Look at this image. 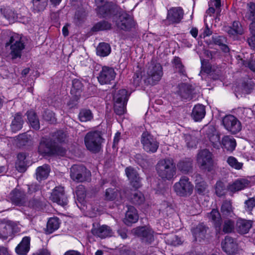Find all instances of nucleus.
Returning <instances> with one entry per match:
<instances>
[{
	"label": "nucleus",
	"instance_id": "1",
	"mask_svg": "<svg viewBox=\"0 0 255 255\" xmlns=\"http://www.w3.org/2000/svg\"><path fill=\"white\" fill-rule=\"evenodd\" d=\"M67 137L66 133L62 130L53 132L51 137H43L39 142L38 151L44 155L63 157L66 154L67 149L63 144L66 143Z\"/></svg>",
	"mask_w": 255,
	"mask_h": 255
},
{
	"label": "nucleus",
	"instance_id": "2",
	"mask_svg": "<svg viewBox=\"0 0 255 255\" xmlns=\"http://www.w3.org/2000/svg\"><path fill=\"white\" fill-rule=\"evenodd\" d=\"M1 37L2 42L5 48L9 51L11 60L20 59L25 47L22 35L8 31L2 33Z\"/></svg>",
	"mask_w": 255,
	"mask_h": 255
},
{
	"label": "nucleus",
	"instance_id": "3",
	"mask_svg": "<svg viewBox=\"0 0 255 255\" xmlns=\"http://www.w3.org/2000/svg\"><path fill=\"white\" fill-rule=\"evenodd\" d=\"M156 170L158 176L164 180L172 179L176 172L173 160L169 158L159 160L156 164Z\"/></svg>",
	"mask_w": 255,
	"mask_h": 255
},
{
	"label": "nucleus",
	"instance_id": "4",
	"mask_svg": "<svg viewBox=\"0 0 255 255\" xmlns=\"http://www.w3.org/2000/svg\"><path fill=\"white\" fill-rule=\"evenodd\" d=\"M104 139L100 131L88 132L84 137V142L87 149L91 152L96 153L102 149V144Z\"/></svg>",
	"mask_w": 255,
	"mask_h": 255
},
{
	"label": "nucleus",
	"instance_id": "5",
	"mask_svg": "<svg viewBox=\"0 0 255 255\" xmlns=\"http://www.w3.org/2000/svg\"><path fill=\"white\" fill-rule=\"evenodd\" d=\"M194 186L188 177L182 176L179 181L173 185L176 194L181 197H187L192 194Z\"/></svg>",
	"mask_w": 255,
	"mask_h": 255
},
{
	"label": "nucleus",
	"instance_id": "6",
	"mask_svg": "<svg viewBox=\"0 0 255 255\" xmlns=\"http://www.w3.org/2000/svg\"><path fill=\"white\" fill-rule=\"evenodd\" d=\"M147 74L145 83L154 85L160 80L163 75L162 67L159 63H152L149 66Z\"/></svg>",
	"mask_w": 255,
	"mask_h": 255
},
{
	"label": "nucleus",
	"instance_id": "7",
	"mask_svg": "<svg viewBox=\"0 0 255 255\" xmlns=\"http://www.w3.org/2000/svg\"><path fill=\"white\" fill-rule=\"evenodd\" d=\"M131 233L139 238L141 243L145 245H150L154 241L153 231L146 226H139L132 229Z\"/></svg>",
	"mask_w": 255,
	"mask_h": 255
},
{
	"label": "nucleus",
	"instance_id": "8",
	"mask_svg": "<svg viewBox=\"0 0 255 255\" xmlns=\"http://www.w3.org/2000/svg\"><path fill=\"white\" fill-rule=\"evenodd\" d=\"M141 143L145 151L149 153L156 152L159 142L156 138L148 131H144L141 136Z\"/></svg>",
	"mask_w": 255,
	"mask_h": 255
},
{
	"label": "nucleus",
	"instance_id": "9",
	"mask_svg": "<svg viewBox=\"0 0 255 255\" xmlns=\"http://www.w3.org/2000/svg\"><path fill=\"white\" fill-rule=\"evenodd\" d=\"M91 176V172L83 165H74L70 170L71 179L77 182H83L88 180Z\"/></svg>",
	"mask_w": 255,
	"mask_h": 255
},
{
	"label": "nucleus",
	"instance_id": "10",
	"mask_svg": "<svg viewBox=\"0 0 255 255\" xmlns=\"http://www.w3.org/2000/svg\"><path fill=\"white\" fill-rule=\"evenodd\" d=\"M116 25L118 28L125 31H134L137 26L133 17L126 12L119 15Z\"/></svg>",
	"mask_w": 255,
	"mask_h": 255
},
{
	"label": "nucleus",
	"instance_id": "11",
	"mask_svg": "<svg viewBox=\"0 0 255 255\" xmlns=\"http://www.w3.org/2000/svg\"><path fill=\"white\" fill-rule=\"evenodd\" d=\"M197 160L200 167L208 171H211L213 168V160L212 154L208 149L201 150L197 155Z\"/></svg>",
	"mask_w": 255,
	"mask_h": 255
},
{
	"label": "nucleus",
	"instance_id": "12",
	"mask_svg": "<svg viewBox=\"0 0 255 255\" xmlns=\"http://www.w3.org/2000/svg\"><path fill=\"white\" fill-rule=\"evenodd\" d=\"M15 224L10 220L3 219H0V239L5 240L10 238L12 239L14 237Z\"/></svg>",
	"mask_w": 255,
	"mask_h": 255
},
{
	"label": "nucleus",
	"instance_id": "13",
	"mask_svg": "<svg viewBox=\"0 0 255 255\" xmlns=\"http://www.w3.org/2000/svg\"><path fill=\"white\" fill-rule=\"evenodd\" d=\"M8 199L14 205L25 206L27 205V196L24 190L15 188L8 195Z\"/></svg>",
	"mask_w": 255,
	"mask_h": 255
},
{
	"label": "nucleus",
	"instance_id": "14",
	"mask_svg": "<svg viewBox=\"0 0 255 255\" xmlns=\"http://www.w3.org/2000/svg\"><path fill=\"white\" fill-rule=\"evenodd\" d=\"M222 123L225 128L232 134H236L242 129L241 122L233 115L225 116L223 119Z\"/></svg>",
	"mask_w": 255,
	"mask_h": 255
},
{
	"label": "nucleus",
	"instance_id": "15",
	"mask_svg": "<svg viewBox=\"0 0 255 255\" xmlns=\"http://www.w3.org/2000/svg\"><path fill=\"white\" fill-rule=\"evenodd\" d=\"M116 76L114 69L108 66H103L97 77L99 82L102 84H109Z\"/></svg>",
	"mask_w": 255,
	"mask_h": 255
},
{
	"label": "nucleus",
	"instance_id": "16",
	"mask_svg": "<svg viewBox=\"0 0 255 255\" xmlns=\"http://www.w3.org/2000/svg\"><path fill=\"white\" fill-rule=\"evenodd\" d=\"M91 233L95 237L105 239L113 236V232L110 227L106 225H100L97 223L92 225Z\"/></svg>",
	"mask_w": 255,
	"mask_h": 255
},
{
	"label": "nucleus",
	"instance_id": "17",
	"mask_svg": "<svg viewBox=\"0 0 255 255\" xmlns=\"http://www.w3.org/2000/svg\"><path fill=\"white\" fill-rule=\"evenodd\" d=\"M96 10L101 17H107L117 14L119 8L117 5L111 2H106L103 5L98 6Z\"/></svg>",
	"mask_w": 255,
	"mask_h": 255
},
{
	"label": "nucleus",
	"instance_id": "18",
	"mask_svg": "<svg viewBox=\"0 0 255 255\" xmlns=\"http://www.w3.org/2000/svg\"><path fill=\"white\" fill-rule=\"evenodd\" d=\"M51 200L63 207L67 205L68 200L63 187H56L53 190Z\"/></svg>",
	"mask_w": 255,
	"mask_h": 255
},
{
	"label": "nucleus",
	"instance_id": "19",
	"mask_svg": "<svg viewBox=\"0 0 255 255\" xmlns=\"http://www.w3.org/2000/svg\"><path fill=\"white\" fill-rule=\"evenodd\" d=\"M224 252L229 255H235L238 252V244L235 240L229 236L225 237L221 243Z\"/></svg>",
	"mask_w": 255,
	"mask_h": 255
},
{
	"label": "nucleus",
	"instance_id": "20",
	"mask_svg": "<svg viewBox=\"0 0 255 255\" xmlns=\"http://www.w3.org/2000/svg\"><path fill=\"white\" fill-rule=\"evenodd\" d=\"M126 174L129 181L130 185L137 189L141 187V178L137 171L132 167L128 166L125 169Z\"/></svg>",
	"mask_w": 255,
	"mask_h": 255
},
{
	"label": "nucleus",
	"instance_id": "21",
	"mask_svg": "<svg viewBox=\"0 0 255 255\" xmlns=\"http://www.w3.org/2000/svg\"><path fill=\"white\" fill-rule=\"evenodd\" d=\"M183 16V11L181 7H172L168 10L166 18L169 24H176L181 21Z\"/></svg>",
	"mask_w": 255,
	"mask_h": 255
},
{
	"label": "nucleus",
	"instance_id": "22",
	"mask_svg": "<svg viewBox=\"0 0 255 255\" xmlns=\"http://www.w3.org/2000/svg\"><path fill=\"white\" fill-rule=\"evenodd\" d=\"M250 181L245 178H238L227 186V190L232 193L239 192L247 188Z\"/></svg>",
	"mask_w": 255,
	"mask_h": 255
},
{
	"label": "nucleus",
	"instance_id": "23",
	"mask_svg": "<svg viewBox=\"0 0 255 255\" xmlns=\"http://www.w3.org/2000/svg\"><path fill=\"white\" fill-rule=\"evenodd\" d=\"M177 94L182 100H190L192 98L193 89L192 86L186 83H181L178 85Z\"/></svg>",
	"mask_w": 255,
	"mask_h": 255
},
{
	"label": "nucleus",
	"instance_id": "24",
	"mask_svg": "<svg viewBox=\"0 0 255 255\" xmlns=\"http://www.w3.org/2000/svg\"><path fill=\"white\" fill-rule=\"evenodd\" d=\"M207 217L213 224L216 231L221 230L223 220L221 214L217 209H213L210 213H208Z\"/></svg>",
	"mask_w": 255,
	"mask_h": 255
},
{
	"label": "nucleus",
	"instance_id": "25",
	"mask_svg": "<svg viewBox=\"0 0 255 255\" xmlns=\"http://www.w3.org/2000/svg\"><path fill=\"white\" fill-rule=\"evenodd\" d=\"M138 220V215L136 209L133 206H128L124 219V223L126 225L130 226L133 223H136Z\"/></svg>",
	"mask_w": 255,
	"mask_h": 255
},
{
	"label": "nucleus",
	"instance_id": "26",
	"mask_svg": "<svg viewBox=\"0 0 255 255\" xmlns=\"http://www.w3.org/2000/svg\"><path fill=\"white\" fill-rule=\"evenodd\" d=\"M253 226V222L251 220L245 219H238L236 224L237 232L241 235L247 234Z\"/></svg>",
	"mask_w": 255,
	"mask_h": 255
},
{
	"label": "nucleus",
	"instance_id": "27",
	"mask_svg": "<svg viewBox=\"0 0 255 255\" xmlns=\"http://www.w3.org/2000/svg\"><path fill=\"white\" fill-rule=\"evenodd\" d=\"M225 31L230 37L242 35L244 33L243 26L239 21H234L231 26L225 27Z\"/></svg>",
	"mask_w": 255,
	"mask_h": 255
},
{
	"label": "nucleus",
	"instance_id": "28",
	"mask_svg": "<svg viewBox=\"0 0 255 255\" xmlns=\"http://www.w3.org/2000/svg\"><path fill=\"white\" fill-rule=\"evenodd\" d=\"M30 237H23L20 243L15 248V252L19 255H26L30 250Z\"/></svg>",
	"mask_w": 255,
	"mask_h": 255
},
{
	"label": "nucleus",
	"instance_id": "29",
	"mask_svg": "<svg viewBox=\"0 0 255 255\" xmlns=\"http://www.w3.org/2000/svg\"><path fill=\"white\" fill-rule=\"evenodd\" d=\"M208 228L203 223L199 224L196 227L191 230V232L195 241H199L204 239Z\"/></svg>",
	"mask_w": 255,
	"mask_h": 255
},
{
	"label": "nucleus",
	"instance_id": "30",
	"mask_svg": "<svg viewBox=\"0 0 255 255\" xmlns=\"http://www.w3.org/2000/svg\"><path fill=\"white\" fill-rule=\"evenodd\" d=\"M206 115L205 107L198 104L194 106L191 113V117L196 122L201 121Z\"/></svg>",
	"mask_w": 255,
	"mask_h": 255
},
{
	"label": "nucleus",
	"instance_id": "31",
	"mask_svg": "<svg viewBox=\"0 0 255 255\" xmlns=\"http://www.w3.org/2000/svg\"><path fill=\"white\" fill-rule=\"evenodd\" d=\"M28 123L30 126L36 130L40 128V123L38 116L34 111L30 110L26 113Z\"/></svg>",
	"mask_w": 255,
	"mask_h": 255
},
{
	"label": "nucleus",
	"instance_id": "32",
	"mask_svg": "<svg viewBox=\"0 0 255 255\" xmlns=\"http://www.w3.org/2000/svg\"><path fill=\"white\" fill-rule=\"evenodd\" d=\"M177 166L178 170L182 173L187 174L192 170L193 160L190 158H184L179 161Z\"/></svg>",
	"mask_w": 255,
	"mask_h": 255
},
{
	"label": "nucleus",
	"instance_id": "33",
	"mask_svg": "<svg viewBox=\"0 0 255 255\" xmlns=\"http://www.w3.org/2000/svg\"><path fill=\"white\" fill-rule=\"evenodd\" d=\"M60 220L58 217L50 218L47 221L45 232L46 234H50L57 230L60 227Z\"/></svg>",
	"mask_w": 255,
	"mask_h": 255
},
{
	"label": "nucleus",
	"instance_id": "34",
	"mask_svg": "<svg viewBox=\"0 0 255 255\" xmlns=\"http://www.w3.org/2000/svg\"><path fill=\"white\" fill-rule=\"evenodd\" d=\"M50 171V166L48 164H44L39 166L36 170V179L38 181L47 179Z\"/></svg>",
	"mask_w": 255,
	"mask_h": 255
},
{
	"label": "nucleus",
	"instance_id": "35",
	"mask_svg": "<svg viewBox=\"0 0 255 255\" xmlns=\"http://www.w3.org/2000/svg\"><path fill=\"white\" fill-rule=\"evenodd\" d=\"M234 221L231 219H226L221 225V230L216 231V232L219 234H229L234 232Z\"/></svg>",
	"mask_w": 255,
	"mask_h": 255
},
{
	"label": "nucleus",
	"instance_id": "36",
	"mask_svg": "<svg viewBox=\"0 0 255 255\" xmlns=\"http://www.w3.org/2000/svg\"><path fill=\"white\" fill-rule=\"evenodd\" d=\"M24 123L22 115L20 113H16L12 120L10 128L12 132H16L21 129Z\"/></svg>",
	"mask_w": 255,
	"mask_h": 255
},
{
	"label": "nucleus",
	"instance_id": "37",
	"mask_svg": "<svg viewBox=\"0 0 255 255\" xmlns=\"http://www.w3.org/2000/svg\"><path fill=\"white\" fill-rule=\"evenodd\" d=\"M221 212L225 217H232L234 215V208L230 200H224L223 202Z\"/></svg>",
	"mask_w": 255,
	"mask_h": 255
},
{
	"label": "nucleus",
	"instance_id": "38",
	"mask_svg": "<svg viewBox=\"0 0 255 255\" xmlns=\"http://www.w3.org/2000/svg\"><path fill=\"white\" fill-rule=\"evenodd\" d=\"M112 28V25L111 22L106 20H102L94 25L92 30L94 32L107 31L111 30Z\"/></svg>",
	"mask_w": 255,
	"mask_h": 255
},
{
	"label": "nucleus",
	"instance_id": "39",
	"mask_svg": "<svg viewBox=\"0 0 255 255\" xmlns=\"http://www.w3.org/2000/svg\"><path fill=\"white\" fill-rule=\"evenodd\" d=\"M26 157V155L25 153L20 152L17 154L16 166L19 172H24L26 170L27 161Z\"/></svg>",
	"mask_w": 255,
	"mask_h": 255
},
{
	"label": "nucleus",
	"instance_id": "40",
	"mask_svg": "<svg viewBox=\"0 0 255 255\" xmlns=\"http://www.w3.org/2000/svg\"><path fill=\"white\" fill-rule=\"evenodd\" d=\"M27 194L32 196H42L41 186L36 183H32L27 185Z\"/></svg>",
	"mask_w": 255,
	"mask_h": 255
},
{
	"label": "nucleus",
	"instance_id": "41",
	"mask_svg": "<svg viewBox=\"0 0 255 255\" xmlns=\"http://www.w3.org/2000/svg\"><path fill=\"white\" fill-rule=\"evenodd\" d=\"M83 90V85L82 82L77 79H74L72 81V87L71 90V93L77 98L81 96Z\"/></svg>",
	"mask_w": 255,
	"mask_h": 255
},
{
	"label": "nucleus",
	"instance_id": "42",
	"mask_svg": "<svg viewBox=\"0 0 255 255\" xmlns=\"http://www.w3.org/2000/svg\"><path fill=\"white\" fill-rule=\"evenodd\" d=\"M222 145L227 150L233 151L236 146V140L229 136H225L222 140Z\"/></svg>",
	"mask_w": 255,
	"mask_h": 255
},
{
	"label": "nucleus",
	"instance_id": "43",
	"mask_svg": "<svg viewBox=\"0 0 255 255\" xmlns=\"http://www.w3.org/2000/svg\"><path fill=\"white\" fill-rule=\"evenodd\" d=\"M41 197L42 196H32L29 200H27L28 207L36 210H40L42 206Z\"/></svg>",
	"mask_w": 255,
	"mask_h": 255
},
{
	"label": "nucleus",
	"instance_id": "44",
	"mask_svg": "<svg viewBox=\"0 0 255 255\" xmlns=\"http://www.w3.org/2000/svg\"><path fill=\"white\" fill-rule=\"evenodd\" d=\"M111 52V48L109 44L105 42L99 43L97 48V54L101 57L107 56Z\"/></svg>",
	"mask_w": 255,
	"mask_h": 255
},
{
	"label": "nucleus",
	"instance_id": "45",
	"mask_svg": "<svg viewBox=\"0 0 255 255\" xmlns=\"http://www.w3.org/2000/svg\"><path fill=\"white\" fill-rule=\"evenodd\" d=\"M172 63L176 69V72L181 76L187 77L185 67L183 65L180 58L175 56L172 61Z\"/></svg>",
	"mask_w": 255,
	"mask_h": 255
},
{
	"label": "nucleus",
	"instance_id": "46",
	"mask_svg": "<svg viewBox=\"0 0 255 255\" xmlns=\"http://www.w3.org/2000/svg\"><path fill=\"white\" fill-rule=\"evenodd\" d=\"M245 17L248 20L255 21V3L250 2L247 5V11Z\"/></svg>",
	"mask_w": 255,
	"mask_h": 255
},
{
	"label": "nucleus",
	"instance_id": "47",
	"mask_svg": "<svg viewBox=\"0 0 255 255\" xmlns=\"http://www.w3.org/2000/svg\"><path fill=\"white\" fill-rule=\"evenodd\" d=\"M195 191L197 194L201 195H204L208 192V185L207 183L203 180L199 181L196 180Z\"/></svg>",
	"mask_w": 255,
	"mask_h": 255
},
{
	"label": "nucleus",
	"instance_id": "48",
	"mask_svg": "<svg viewBox=\"0 0 255 255\" xmlns=\"http://www.w3.org/2000/svg\"><path fill=\"white\" fill-rule=\"evenodd\" d=\"M115 102L127 103L128 100V92L126 89L118 91L114 96Z\"/></svg>",
	"mask_w": 255,
	"mask_h": 255
},
{
	"label": "nucleus",
	"instance_id": "49",
	"mask_svg": "<svg viewBox=\"0 0 255 255\" xmlns=\"http://www.w3.org/2000/svg\"><path fill=\"white\" fill-rule=\"evenodd\" d=\"M78 118L81 122H86L91 121L93 119V115L91 110L83 109L80 111Z\"/></svg>",
	"mask_w": 255,
	"mask_h": 255
},
{
	"label": "nucleus",
	"instance_id": "50",
	"mask_svg": "<svg viewBox=\"0 0 255 255\" xmlns=\"http://www.w3.org/2000/svg\"><path fill=\"white\" fill-rule=\"evenodd\" d=\"M119 194V190L115 188H109L105 191L104 199L107 201L115 200Z\"/></svg>",
	"mask_w": 255,
	"mask_h": 255
},
{
	"label": "nucleus",
	"instance_id": "51",
	"mask_svg": "<svg viewBox=\"0 0 255 255\" xmlns=\"http://www.w3.org/2000/svg\"><path fill=\"white\" fill-rule=\"evenodd\" d=\"M32 2L33 10L37 12L43 11L47 5V0H32Z\"/></svg>",
	"mask_w": 255,
	"mask_h": 255
},
{
	"label": "nucleus",
	"instance_id": "52",
	"mask_svg": "<svg viewBox=\"0 0 255 255\" xmlns=\"http://www.w3.org/2000/svg\"><path fill=\"white\" fill-rule=\"evenodd\" d=\"M144 201V197L142 193L138 191L131 195V202L135 205H140Z\"/></svg>",
	"mask_w": 255,
	"mask_h": 255
},
{
	"label": "nucleus",
	"instance_id": "53",
	"mask_svg": "<svg viewBox=\"0 0 255 255\" xmlns=\"http://www.w3.org/2000/svg\"><path fill=\"white\" fill-rule=\"evenodd\" d=\"M209 138L212 146L216 149H219L221 146L222 141L220 140V135L218 133H213L209 135Z\"/></svg>",
	"mask_w": 255,
	"mask_h": 255
},
{
	"label": "nucleus",
	"instance_id": "54",
	"mask_svg": "<svg viewBox=\"0 0 255 255\" xmlns=\"http://www.w3.org/2000/svg\"><path fill=\"white\" fill-rule=\"evenodd\" d=\"M86 16V13L84 9H80L77 10L75 14L74 20L77 25L82 23Z\"/></svg>",
	"mask_w": 255,
	"mask_h": 255
},
{
	"label": "nucleus",
	"instance_id": "55",
	"mask_svg": "<svg viewBox=\"0 0 255 255\" xmlns=\"http://www.w3.org/2000/svg\"><path fill=\"white\" fill-rule=\"evenodd\" d=\"M226 190H227V187H226L223 182L221 181L217 182L215 186V192L218 197H221L225 195Z\"/></svg>",
	"mask_w": 255,
	"mask_h": 255
},
{
	"label": "nucleus",
	"instance_id": "56",
	"mask_svg": "<svg viewBox=\"0 0 255 255\" xmlns=\"http://www.w3.org/2000/svg\"><path fill=\"white\" fill-rule=\"evenodd\" d=\"M245 209L246 212L252 214V212L254 207H255V196L253 197L249 198L244 202Z\"/></svg>",
	"mask_w": 255,
	"mask_h": 255
},
{
	"label": "nucleus",
	"instance_id": "57",
	"mask_svg": "<svg viewBox=\"0 0 255 255\" xmlns=\"http://www.w3.org/2000/svg\"><path fill=\"white\" fill-rule=\"evenodd\" d=\"M127 103L115 102L114 110L115 113L119 116L123 115L126 112Z\"/></svg>",
	"mask_w": 255,
	"mask_h": 255
},
{
	"label": "nucleus",
	"instance_id": "58",
	"mask_svg": "<svg viewBox=\"0 0 255 255\" xmlns=\"http://www.w3.org/2000/svg\"><path fill=\"white\" fill-rule=\"evenodd\" d=\"M227 163L232 168L237 170L242 169L243 165L242 163L238 162L237 159L233 156H230L228 157L227 159Z\"/></svg>",
	"mask_w": 255,
	"mask_h": 255
},
{
	"label": "nucleus",
	"instance_id": "59",
	"mask_svg": "<svg viewBox=\"0 0 255 255\" xmlns=\"http://www.w3.org/2000/svg\"><path fill=\"white\" fill-rule=\"evenodd\" d=\"M214 68H212L211 65L209 63L207 62L205 60L201 61V73H205L207 74L208 76L212 71H213Z\"/></svg>",
	"mask_w": 255,
	"mask_h": 255
},
{
	"label": "nucleus",
	"instance_id": "60",
	"mask_svg": "<svg viewBox=\"0 0 255 255\" xmlns=\"http://www.w3.org/2000/svg\"><path fill=\"white\" fill-rule=\"evenodd\" d=\"M141 79L142 75L141 72L140 71H137L134 73L130 82L133 84V86L136 87L139 86L141 82Z\"/></svg>",
	"mask_w": 255,
	"mask_h": 255
},
{
	"label": "nucleus",
	"instance_id": "61",
	"mask_svg": "<svg viewBox=\"0 0 255 255\" xmlns=\"http://www.w3.org/2000/svg\"><path fill=\"white\" fill-rule=\"evenodd\" d=\"M42 117L43 119L47 122L53 123L55 121L54 113L49 110H45Z\"/></svg>",
	"mask_w": 255,
	"mask_h": 255
},
{
	"label": "nucleus",
	"instance_id": "62",
	"mask_svg": "<svg viewBox=\"0 0 255 255\" xmlns=\"http://www.w3.org/2000/svg\"><path fill=\"white\" fill-rule=\"evenodd\" d=\"M212 40L214 44L219 46L225 43H227L226 37L221 35H213L212 37Z\"/></svg>",
	"mask_w": 255,
	"mask_h": 255
},
{
	"label": "nucleus",
	"instance_id": "63",
	"mask_svg": "<svg viewBox=\"0 0 255 255\" xmlns=\"http://www.w3.org/2000/svg\"><path fill=\"white\" fill-rule=\"evenodd\" d=\"M241 64L246 67H248L252 71H255V61L253 60L241 59Z\"/></svg>",
	"mask_w": 255,
	"mask_h": 255
},
{
	"label": "nucleus",
	"instance_id": "64",
	"mask_svg": "<svg viewBox=\"0 0 255 255\" xmlns=\"http://www.w3.org/2000/svg\"><path fill=\"white\" fill-rule=\"evenodd\" d=\"M120 255H135V253L130 247L125 246L120 249Z\"/></svg>",
	"mask_w": 255,
	"mask_h": 255
}]
</instances>
